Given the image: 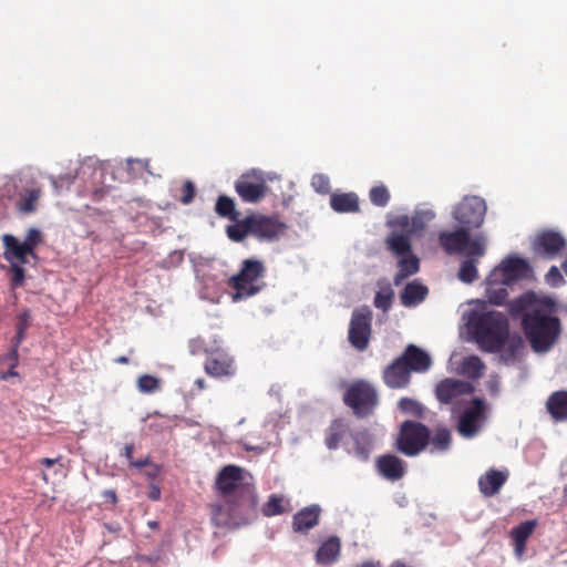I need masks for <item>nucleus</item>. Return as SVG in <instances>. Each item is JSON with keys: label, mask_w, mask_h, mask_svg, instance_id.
I'll list each match as a JSON object with an SVG mask.
<instances>
[{"label": "nucleus", "mask_w": 567, "mask_h": 567, "mask_svg": "<svg viewBox=\"0 0 567 567\" xmlns=\"http://www.w3.org/2000/svg\"><path fill=\"white\" fill-rule=\"evenodd\" d=\"M507 309L512 317L522 318L523 330L535 352H547L558 341L561 324L555 316L553 299L528 291L512 300Z\"/></svg>", "instance_id": "nucleus-1"}, {"label": "nucleus", "mask_w": 567, "mask_h": 567, "mask_svg": "<svg viewBox=\"0 0 567 567\" xmlns=\"http://www.w3.org/2000/svg\"><path fill=\"white\" fill-rule=\"evenodd\" d=\"M466 328L483 351L495 353L503 337H506L509 324L505 315L483 306L470 310L466 316Z\"/></svg>", "instance_id": "nucleus-2"}, {"label": "nucleus", "mask_w": 567, "mask_h": 567, "mask_svg": "<svg viewBox=\"0 0 567 567\" xmlns=\"http://www.w3.org/2000/svg\"><path fill=\"white\" fill-rule=\"evenodd\" d=\"M233 501L212 506V522L218 527L237 528L252 523L258 517L257 496L254 489H244Z\"/></svg>", "instance_id": "nucleus-3"}, {"label": "nucleus", "mask_w": 567, "mask_h": 567, "mask_svg": "<svg viewBox=\"0 0 567 567\" xmlns=\"http://www.w3.org/2000/svg\"><path fill=\"white\" fill-rule=\"evenodd\" d=\"M471 229L458 226L454 230L441 231L437 236L441 248L447 255H476L483 257L486 250V239L483 235L471 237Z\"/></svg>", "instance_id": "nucleus-4"}, {"label": "nucleus", "mask_w": 567, "mask_h": 567, "mask_svg": "<svg viewBox=\"0 0 567 567\" xmlns=\"http://www.w3.org/2000/svg\"><path fill=\"white\" fill-rule=\"evenodd\" d=\"M265 270L262 261L245 259L240 272L230 279V285L235 289L233 299L237 301L258 293L260 287L256 281L264 276Z\"/></svg>", "instance_id": "nucleus-5"}, {"label": "nucleus", "mask_w": 567, "mask_h": 567, "mask_svg": "<svg viewBox=\"0 0 567 567\" xmlns=\"http://www.w3.org/2000/svg\"><path fill=\"white\" fill-rule=\"evenodd\" d=\"M343 402L357 416L364 417L377 406L378 393L368 382L357 381L346 391Z\"/></svg>", "instance_id": "nucleus-6"}, {"label": "nucleus", "mask_w": 567, "mask_h": 567, "mask_svg": "<svg viewBox=\"0 0 567 567\" xmlns=\"http://www.w3.org/2000/svg\"><path fill=\"white\" fill-rule=\"evenodd\" d=\"M486 420L487 404L483 399L474 398L457 415V432L465 439H472L481 432Z\"/></svg>", "instance_id": "nucleus-7"}, {"label": "nucleus", "mask_w": 567, "mask_h": 567, "mask_svg": "<svg viewBox=\"0 0 567 567\" xmlns=\"http://www.w3.org/2000/svg\"><path fill=\"white\" fill-rule=\"evenodd\" d=\"M487 210L486 203L478 196H464L452 210L453 219L458 226H464L471 230L480 228Z\"/></svg>", "instance_id": "nucleus-8"}, {"label": "nucleus", "mask_w": 567, "mask_h": 567, "mask_svg": "<svg viewBox=\"0 0 567 567\" xmlns=\"http://www.w3.org/2000/svg\"><path fill=\"white\" fill-rule=\"evenodd\" d=\"M429 440L430 431L425 425L405 421L401 426L398 447L403 454L415 456L426 447Z\"/></svg>", "instance_id": "nucleus-9"}, {"label": "nucleus", "mask_w": 567, "mask_h": 567, "mask_svg": "<svg viewBox=\"0 0 567 567\" xmlns=\"http://www.w3.org/2000/svg\"><path fill=\"white\" fill-rule=\"evenodd\" d=\"M372 311L369 307L354 309L351 316L348 340L358 351H364L369 347L371 338Z\"/></svg>", "instance_id": "nucleus-10"}, {"label": "nucleus", "mask_w": 567, "mask_h": 567, "mask_svg": "<svg viewBox=\"0 0 567 567\" xmlns=\"http://www.w3.org/2000/svg\"><path fill=\"white\" fill-rule=\"evenodd\" d=\"M235 190L245 203H258L267 190V178L262 171L252 168L239 176Z\"/></svg>", "instance_id": "nucleus-11"}, {"label": "nucleus", "mask_w": 567, "mask_h": 567, "mask_svg": "<svg viewBox=\"0 0 567 567\" xmlns=\"http://www.w3.org/2000/svg\"><path fill=\"white\" fill-rule=\"evenodd\" d=\"M216 486L223 497V503L240 496L244 489H252L251 486L243 482V468L235 465H227L219 472Z\"/></svg>", "instance_id": "nucleus-12"}, {"label": "nucleus", "mask_w": 567, "mask_h": 567, "mask_svg": "<svg viewBox=\"0 0 567 567\" xmlns=\"http://www.w3.org/2000/svg\"><path fill=\"white\" fill-rule=\"evenodd\" d=\"M473 392V386L470 382L456 379H444L435 388L436 399L442 404H453V413L456 411V405H460L464 395Z\"/></svg>", "instance_id": "nucleus-13"}, {"label": "nucleus", "mask_w": 567, "mask_h": 567, "mask_svg": "<svg viewBox=\"0 0 567 567\" xmlns=\"http://www.w3.org/2000/svg\"><path fill=\"white\" fill-rule=\"evenodd\" d=\"M251 235L259 240L272 241L280 237L286 225L275 217L250 216Z\"/></svg>", "instance_id": "nucleus-14"}, {"label": "nucleus", "mask_w": 567, "mask_h": 567, "mask_svg": "<svg viewBox=\"0 0 567 567\" xmlns=\"http://www.w3.org/2000/svg\"><path fill=\"white\" fill-rule=\"evenodd\" d=\"M566 245L561 234L553 230L543 231L534 240V251L546 258L556 257Z\"/></svg>", "instance_id": "nucleus-15"}, {"label": "nucleus", "mask_w": 567, "mask_h": 567, "mask_svg": "<svg viewBox=\"0 0 567 567\" xmlns=\"http://www.w3.org/2000/svg\"><path fill=\"white\" fill-rule=\"evenodd\" d=\"M411 372L404 359L396 358L383 371V381L391 389H402L410 383Z\"/></svg>", "instance_id": "nucleus-16"}, {"label": "nucleus", "mask_w": 567, "mask_h": 567, "mask_svg": "<svg viewBox=\"0 0 567 567\" xmlns=\"http://www.w3.org/2000/svg\"><path fill=\"white\" fill-rule=\"evenodd\" d=\"M524 350V340L517 334H511L509 331L506 337H503L499 348L495 351L499 353V359L505 364H514L522 355Z\"/></svg>", "instance_id": "nucleus-17"}, {"label": "nucleus", "mask_w": 567, "mask_h": 567, "mask_svg": "<svg viewBox=\"0 0 567 567\" xmlns=\"http://www.w3.org/2000/svg\"><path fill=\"white\" fill-rule=\"evenodd\" d=\"M321 507L318 504L306 506L292 517V529L296 533L307 534L319 524Z\"/></svg>", "instance_id": "nucleus-18"}, {"label": "nucleus", "mask_w": 567, "mask_h": 567, "mask_svg": "<svg viewBox=\"0 0 567 567\" xmlns=\"http://www.w3.org/2000/svg\"><path fill=\"white\" fill-rule=\"evenodd\" d=\"M2 244L4 248L3 257L8 262L27 264L28 257H32V251L11 234L2 236Z\"/></svg>", "instance_id": "nucleus-19"}, {"label": "nucleus", "mask_w": 567, "mask_h": 567, "mask_svg": "<svg viewBox=\"0 0 567 567\" xmlns=\"http://www.w3.org/2000/svg\"><path fill=\"white\" fill-rule=\"evenodd\" d=\"M400 359H404V363L410 369V372H425L432 364L429 353L414 344L408 346L402 355H400Z\"/></svg>", "instance_id": "nucleus-20"}, {"label": "nucleus", "mask_w": 567, "mask_h": 567, "mask_svg": "<svg viewBox=\"0 0 567 567\" xmlns=\"http://www.w3.org/2000/svg\"><path fill=\"white\" fill-rule=\"evenodd\" d=\"M233 359L224 352L212 353L205 362V371L212 377L233 375Z\"/></svg>", "instance_id": "nucleus-21"}, {"label": "nucleus", "mask_w": 567, "mask_h": 567, "mask_svg": "<svg viewBox=\"0 0 567 567\" xmlns=\"http://www.w3.org/2000/svg\"><path fill=\"white\" fill-rule=\"evenodd\" d=\"M377 467L380 474L390 481L400 480L405 472L404 462L395 455L380 456Z\"/></svg>", "instance_id": "nucleus-22"}, {"label": "nucleus", "mask_w": 567, "mask_h": 567, "mask_svg": "<svg viewBox=\"0 0 567 567\" xmlns=\"http://www.w3.org/2000/svg\"><path fill=\"white\" fill-rule=\"evenodd\" d=\"M506 474L496 470H489L478 480V487L484 496L491 497L499 492L506 482Z\"/></svg>", "instance_id": "nucleus-23"}, {"label": "nucleus", "mask_w": 567, "mask_h": 567, "mask_svg": "<svg viewBox=\"0 0 567 567\" xmlns=\"http://www.w3.org/2000/svg\"><path fill=\"white\" fill-rule=\"evenodd\" d=\"M352 441L354 447L352 451L349 450V453L353 454L360 461L367 462L373 450L374 441L372 434L367 430L358 431L352 434Z\"/></svg>", "instance_id": "nucleus-24"}, {"label": "nucleus", "mask_w": 567, "mask_h": 567, "mask_svg": "<svg viewBox=\"0 0 567 567\" xmlns=\"http://www.w3.org/2000/svg\"><path fill=\"white\" fill-rule=\"evenodd\" d=\"M341 549L339 537L331 536L321 544L316 553V561L320 565H332L337 561Z\"/></svg>", "instance_id": "nucleus-25"}, {"label": "nucleus", "mask_w": 567, "mask_h": 567, "mask_svg": "<svg viewBox=\"0 0 567 567\" xmlns=\"http://www.w3.org/2000/svg\"><path fill=\"white\" fill-rule=\"evenodd\" d=\"M546 408L556 422L567 421V391H556L549 395Z\"/></svg>", "instance_id": "nucleus-26"}, {"label": "nucleus", "mask_w": 567, "mask_h": 567, "mask_svg": "<svg viewBox=\"0 0 567 567\" xmlns=\"http://www.w3.org/2000/svg\"><path fill=\"white\" fill-rule=\"evenodd\" d=\"M427 292L426 286L413 280L404 287L401 293V303L408 308L415 307L425 299Z\"/></svg>", "instance_id": "nucleus-27"}, {"label": "nucleus", "mask_w": 567, "mask_h": 567, "mask_svg": "<svg viewBox=\"0 0 567 567\" xmlns=\"http://www.w3.org/2000/svg\"><path fill=\"white\" fill-rule=\"evenodd\" d=\"M509 286L518 279L527 277L530 268L528 262L518 257H509L502 261Z\"/></svg>", "instance_id": "nucleus-28"}, {"label": "nucleus", "mask_w": 567, "mask_h": 567, "mask_svg": "<svg viewBox=\"0 0 567 567\" xmlns=\"http://www.w3.org/2000/svg\"><path fill=\"white\" fill-rule=\"evenodd\" d=\"M42 196L41 187L24 188L17 200V209L25 215L32 214L38 209V202Z\"/></svg>", "instance_id": "nucleus-29"}, {"label": "nucleus", "mask_w": 567, "mask_h": 567, "mask_svg": "<svg viewBox=\"0 0 567 567\" xmlns=\"http://www.w3.org/2000/svg\"><path fill=\"white\" fill-rule=\"evenodd\" d=\"M412 233H391L386 238V247L398 257H404L411 254V236Z\"/></svg>", "instance_id": "nucleus-30"}, {"label": "nucleus", "mask_w": 567, "mask_h": 567, "mask_svg": "<svg viewBox=\"0 0 567 567\" xmlns=\"http://www.w3.org/2000/svg\"><path fill=\"white\" fill-rule=\"evenodd\" d=\"M350 433L349 424L343 420H334L327 432L326 445L329 450H337Z\"/></svg>", "instance_id": "nucleus-31"}, {"label": "nucleus", "mask_w": 567, "mask_h": 567, "mask_svg": "<svg viewBox=\"0 0 567 567\" xmlns=\"http://www.w3.org/2000/svg\"><path fill=\"white\" fill-rule=\"evenodd\" d=\"M330 206L337 213H355L359 210V198L354 193L332 194Z\"/></svg>", "instance_id": "nucleus-32"}, {"label": "nucleus", "mask_w": 567, "mask_h": 567, "mask_svg": "<svg viewBox=\"0 0 567 567\" xmlns=\"http://www.w3.org/2000/svg\"><path fill=\"white\" fill-rule=\"evenodd\" d=\"M291 511L290 501L282 495L271 494L264 504L261 512L266 517H272L289 513Z\"/></svg>", "instance_id": "nucleus-33"}, {"label": "nucleus", "mask_w": 567, "mask_h": 567, "mask_svg": "<svg viewBox=\"0 0 567 567\" xmlns=\"http://www.w3.org/2000/svg\"><path fill=\"white\" fill-rule=\"evenodd\" d=\"M481 257L466 254L465 259L461 262L457 278L464 284H472L478 278L477 262Z\"/></svg>", "instance_id": "nucleus-34"}, {"label": "nucleus", "mask_w": 567, "mask_h": 567, "mask_svg": "<svg viewBox=\"0 0 567 567\" xmlns=\"http://www.w3.org/2000/svg\"><path fill=\"white\" fill-rule=\"evenodd\" d=\"M420 269V262L415 255H406L399 260V272L394 277V285L399 286L405 278L414 275Z\"/></svg>", "instance_id": "nucleus-35"}, {"label": "nucleus", "mask_w": 567, "mask_h": 567, "mask_svg": "<svg viewBox=\"0 0 567 567\" xmlns=\"http://www.w3.org/2000/svg\"><path fill=\"white\" fill-rule=\"evenodd\" d=\"M451 443L452 436L450 430H447L446 427H437L433 436H430V451L431 453L446 452L451 447Z\"/></svg>", "instance_id": "nucleus-36"}, {"label": "nucleus", "mask_w": 567, "mask_h": 567, "mask_svg": "<svg viewBox=\"0 0 567 567\" xmlns=\"http://www.w3.org/2000/svg\"><path fill=\"white\" fill-rule=\"evenodd\" d=\"M378 285L380 289L374 296L373 305L375 308L381 309L383 312H388L392 306L394 292L391 288V285L386 281H379Z\"/></svg>", "instance_id": "nucleus-37"}, {"label": "nucleus", "mask_w": 567, "mask_h": 567, "mask_svg": "<svg viewBox=\"0 0 567 567\" xmlns=\"http://www.w3.org/2000/svg\"><path fill=\"white\" fill-rule=\"evenodd\" d=\"M435 218V213L430 208H417L411 217V228L409 233L416 234L422 231L426 225Z\"/></svg>", "instance_id": "nucleus-38"}, {"label": "nucleus", "mask_w": 567, "mask_h": 567, "mask_svg": "<svg viewBox=\"0 0 567 567\" xmlns=\"http://www.w3.org/2000/svg\"><path fill=\"white\" fill-rule=\"evenodd\" d=\"M227 236L233 241L239 243L244 240L248 235H251V223L250 216L243 220H236L235 224L227 226Z\"/></svg>", "instance_id": "nucleus-39"}, {"label": "nucleus", "mask_w": 567, "mask_h": 567, "mask_svg": "<svg viewBox=\"0 0 567 567\" xmlns=\"http://www.w3.org/2000/svg\"><path fill=\"white\" fill-rule=\"evenodd\" d=\"M215 212L218 216L228 218L231 221H236L239 217V213L235 208V202L233 198L220 195L216 202Z\"/></svg>", "instance_id": "nucleus-40"}, {"label": "nucleus", "mask_w": 567, "mask_h": 567, "mask_svg": "<svg viewBox=\"0 0 567 567\" xmlns=\"http://www.w3.org/2000/svg\"><path fill=\"white\" fill-rule=\"evenodd\" d=\"M484 369L485 364L477 355H470L464 358L461 364L462 373L471 379H477L482 377Z\"/></svg>", "instance_id": "nucleus-41"}, {"label": "nucleus", "mask_w": 567, "mask_h": 567, "mask_svg": "<svg viewBox=\"0 0 567 567\" xmlns=\"http://www.w3.org/2000/svg\"><path fill=\"white\" fill-rule=\"evenodd\" d=\"M536 524V520H525L515 526L511 532L513 540L526 543L529 536L533 534Z\"/></svg>", "instance_id": "nucleus-42"}, {"label": "nucleus", "mask_w": 567, "mask_h": 567, "mask_svg": "<svg viewBox=\"0 0 567 567\" xmlns=\"http://www.w3.org/2000/svg\"><path fill=\"white\" fill-rule=\"evenodd\" d=\"M43 241V234L38 228H29L24 239L22 240L23 245L32 251V258H37L35 248Z\"/></svg>", "instance_id": "nucleus-43"}, {"label": "nucleus", "mask_w": 567, "mask_h": 567, "mask_svg": "<svg viewBox=\"0 0 567 567\" xmlns=\"http://www.w3.org/2000/svg\"><path fill=\"white\" fill-rule=\"evenodd\" d=\"M29 324H30V313L28 310H25L18 316V321H17V327H16L17 331H16V336L12 340V343H16V347H19L20 343L23 341V339L25 337V331L29 328Z\"/></svg>", "instance_id": "nucleus-44"}, {"label": "nucleus", "mask_w": 567, "mask_h": 567, "mask_svg": "<svg viewBox=\"0 0 567 567\" xmlns=\"http://www.w3.org/2000/svg\"><path fill=\"white\" fill-rule=\"evenodd\" d=\"M369 197L373 205L385 207L390 200V193L383 185L375 186L370 189Z\"/></svg>", "instance_id": "nucleus-45"}, {"label": "nucleus", "mask_w": 567, "mask_h": 567, "mask_svg": "<svg viewBox=\"0 0 567 567\" xmlns=\"http://www.w3.org/2000/svg\"><path fill=\"white\" fill-rule=\"evenodd\" d=\"M399 409L405 414H410L417 417H421L424 412V408L422 406V404L410 398H402L399 401Z\"/></svg>", "instance_id": "nucleus-46"}, {"label": "nucleus", "mask_w": 567, "mask_h": 567, "mask_svg": "<svg viewBox=\"0 0 567 567\" xmlns=\"http://www.w3.org/2000/svg\"><path fill=\"white\" fill-rule=\"evenodd\" d=\"M137 389L142 393H154L159 389V380L150 374L141 375L137 379Z\"/></svg>", "instance_id": "nucleus-47"}, {"label": "nucleus", "mask_w": 567, "mask_h": 567, "mask_svg": "<svg viewBox=\"0 0 567 567\" xmlns=\"http://www.w3.org/2000/svg\"><path fill=\"white\" fill-rule=\"evenodd\" d=\"M506 287L507 286H486L488 301L496 306L503 305L508 296Z\"/></svg>", "instance_id": "nucleus-48"}, {"label": "nucleus", "mask_w": 567, "mask_h": 567, "mask_svg": "<svg viewBox=\"0 0 567 567\" xmlns=\"http://www.w3.org/2000/svg\"><path fill=\"white\" fill-rule=\"evenodd\" d=\"M9 272L11 274L10 285L12 288H19L23 285L25 279L24 264L9 262Z\"/></svg>", "instance_id": "nucleus-49"}, {"label": "nucleus", "mask_w": 567, "mask_h": 567, "mask_svg": "<svg viewBox=\"0 0 567 567\" xmlns=\"http://www.w3.org/2000/svg\"><path fill=\"white\" fill-rule=\"evenodd\" d=\"M486 286H509L502 264L489 272L486 278Z\"/></svg>", "instance_id": "nucleus-50"}, {"label": "nucleus", "mask_w": 567, "mask_h": 567, "mask_svg": "<svg viewBox=\"0 0 567 567\" xmlns=\"http://www.w3.org/2000/svg\"><path fill=\"white\" fill-rule=\"evenodd\" d=\"M311 185L317 193L328 194L330 192V181L327 175L316 174L312 176Z\"/></svg>", "instance_id": "nucleus-51"}, {"label": "nucleus", "mask_w": 567, "mask_h": 567, "mask_svg": "<svg viewBox=\"0 0 567 567\" xmlns=\"http://www.w3.org/2000/svg\"><path fill=\"white\" fill-rule=\"evenodd\" d=\"M546 282L551 287H559L564 284V277L556 266H551L546 274Z\"/></svg>", "instance_id": "nucleus-52"}, {"label": "nucleus", "mask_w": 567, "mask_h": 567, "mask_svg": "<svg viewBox=\"0 0 567 567\" xmlns=\"http://www.w3.org/2000/svg\"><path fill=\"white\" fill-rule=\"evenodd\" d=\"M182 192H183V195L179 198V200L184 205L192 203L195 197V192H196L195 185L190 181H186L183 185Z\"/></svg>", "instance_id": "nucleus-53"}, {"label": "nucleus", "mask_w": 567, "mask_h": 567, "mask_svg": "<svg viewBox=\"0 0 567 567\" xmlns=\"http://www.w3.org/2000/svg\"><path fill=\"white\" fill-rule=\"evenodd\" d=\"M75 178V176H71V175H65V176H60V177H54V176H51L50 177V181L52 183V186L59 190V188L64 184V183H71L73 179Z\"/></svg>", "instance_id": "nucleus-54"}, {"label": "nucleus", "mask_w": 567, "mask_h": 567, "mask_svg": "<svg viewBox=\"0 0 567 567\" xmlns=\"http://www.w3.org/2000/svg\"><path fill=\"white\" fill-rule=\"evenodd\" d=\"M18 348L16 347V343H12L11 350L4 355V360L10 362V365L17 367L18 365Z\"/></svg>", "instance_id": "nucleus-55"}, {"label": "nucleus", "mask_w": 567, "mask_h": 567, "mask_svg": "<svg viewBox=\"0 0 567 567\" xmlns=\"http://www.w3.org/2000/svg\"><path fill=\"white\" fill-rule=\"evenodd\" d=\"M192 354H197L204 351V341L202 339H194L189 343Z\"/></svg>", "instance_id": "nucleus-56"}, {"label": "nucleus", "mask_w": 567, "mask_h": 567, "mask_svg": "<svg viewBox=\"0 0 567 567\" xmlns=\"http://www.w3.org/2000/svg\"><path fill=\"white\" fill-rule=\"evenodd\" d=\"M488 392L496 396L499 392V382L496 378L489 379L486 383Z\"/></svg>", "instance_id": "nucleus-57"}, {"label": "nucleus", "mask_w": 567, "mask_h": 567, "mask_svg": "<svg viewBox=\"0 0 567 567\" xmlns=\"http://www.w3.org/2000/svg\"><path fill=\"white\" fill-rule=\"evenodd\" d=\"M394 225L401 227V228H408V230L411 228V217L406 216V215H403V216H399L395 220H394Z\"/></svg>", "instance_id": "nucleus-58"}, {"label": "nucleus", "mask_w": 567, "mask_h": 567, "mask_svg": "<svg viewBox=\"0 0 567 567\" xmlns=\"http://www.w3.org/2000/svg\"><path fill=\"white\" fill-rule=\"evenodd\" d=\"M526 549V543L514 542V553L518 559H522Z\"/></svg>", "instance_id": "nucleus-59"}, {"label": "nucleus", "mask_w": 567, "mask_h": 567, "mask_svg": "<svg viewBox=\"0 0 567 567\" xmlns=\"http://www.w3.org/2000/svg\"><path fill=\"white\" fill-rule=\"evenodd\" d=\"M148 497L152 501H158L161 498V488L157 485H151Z\"/></svg>", "instance_id": "nucleus-60"}, {"label": "nucleus", "mask_w": 567, "mask_h": 567, "mask_svg": "<svg viewBox=\"0 0 567 567\" xmlns=\"http://www.w3.org/2000/svg\"><path fill=\"white\" fill-rule=\"evenodd\" d=\"M103 496L112 502L113 504L117 503V496L114 489H106L103 492Z\"/></svg>", "instance_id": "nucleus-61"}, {"label": "nucleus", "mask_w": 567, "mask_h": 567, "mask_svg": "<svg viewBox=\"0 0 567 567\" xmlns=\"http://www.w3.org/2000/svg\"><path fill=\"white\" fill-rule=\"evenodd\" d=\"M133 445L132 444H126L124 446V451H123V455L126 457V460L128 461V463L131 464V461H133Z\"/></svg>", "instance_id": "nucleus-62"}, {"label": "nucleus", "mask_w": 567, "mask_h": 567, "mask_svg": "<svg viewBox=\"0 0 567 567\" xmlns=\"http://www.w3.org/2000/svg\"><path fill=\"white\" fill-rule=\"evenodd\" d=\"M150 464V458L148 457H145V458H141V460H137V461H131V466H134L136 468H142L146 465Z\"/></svg>", "instance_id": "nucleus-63"}, {"label": "nucleus", "mask_w": 567, "mask_h": 567, "mask_svg": "<svg viewBox=\"0 0 567 567\" xmlns=\"http://www.w3.org/2000/svg\"><path fill=\"white\" fill-rule=\"evenodd\" d=\"M104 527H105L110 533H114V534H117V533H120V530H121V526H120V524H117V523H106V524H104Z\"/></svg>", "instance_id": "nucleus-64"}]
</instances>
